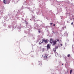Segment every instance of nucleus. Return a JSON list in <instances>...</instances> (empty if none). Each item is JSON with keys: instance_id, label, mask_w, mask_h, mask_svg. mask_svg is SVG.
<instances>
[{"instance_id": "4468645a", "label": "nucleus", "mask_w": 74, "mask_h": 74, "mask_svg": "<svg viewBox=\"0 0 74 74\" xmlns=\"http://www.w3.org/2000/svg\"><path fill=\"white\" fill-rule=\"evenodd\" d=\"M71 25H73V22L72 23H71Z\"/></svg>"}, {"instance_id": "a211bd4d", "label": "nucleus", "mask_w": 74, "mask_h": 74, "mask_svg": "<svg viewBox=\"0 0 74 74\" xmlns=\"http://www.w3.org/2000/svg\"><path fill=\"white\" fill-rule=\"evenodd\" d=\"M62 65H63V64H62Z\"/></svg>"}, {"instance_id": "39448f33", "label": "nucleus", "mask_w": 74, "mask_h": 74, "mask_svg": "<svg viewBox=\"0 0 74 74\" xmlns=\"http://www.w3.org/2000/svg\"><path fill=\"white\" fill-rule=\"evenodd\" d=\"M56 42H57V41H56V40H55L54 41H53V45H55V44H56Z\"/></svg>"}, {"instance_id": "423d86ee", "label": "nucleus", "mask_w": 74, "mask_h": 74, "mask_svg": "<svg viewBox=\"0 0 74 74\" xmlns=\"http://www.w3.org/2000/svg\"><path fill=\"white\" fill-rule=\"evenodd\" d=\"M53 42V39H50V42L52 44Z\"/></svg>"}, {"instance_id": "f257e3e1", "label": "nucleus", "mask_w": 74, "mask_h": 74, "mask_svg": "<svg viewBox=\"0 0 74 74\" xmlns=\"http://www.w3.org/2000/svg\"><path fill=\"white\" fill-rule=\"evenodd\" d=\"M48 56V54H47L46 53H45L44 56V58H45V59H48V58H49Z\"/></svg>"}, {"instance_id": "f03ea898", "label": "nucleus", "mask_w": 74, "mask_h": 74, "mask_svg": "<svg viewBox=\"0 0 74 74\" xmlns=\"http://www.w3.org/2000/svg\"><path fill=\"white\" fill-rule=\"evenodd\" d=\"M42 41H43V42H44L45 44H47V43H48V42L49 41V40L48 39H42Z\"/></svg>"}, {"instance_id": "9d476101", "label": "nucleus", "mask_w": 74, "mask_h": 74, "mask_svg": "<svg viewBox=\"0 0 74 74\" xmlns=\"http://www.w3.org/2000/svg\"><path fill=\"white\" fill-rule=\"evenodd\" d=\"M56 40L57 41H58V42H59V39H57Z\"/></svg>"}, {"instance_id": "6e6552de", "label": "nucleus", "mask_w": 74, "mask_h": 74, "mask_svg": "<svg viewBox=\"0 0 74 74\" xmlns=\"http://www.w3.org/2000/svg\"><path fill=\"white\" fill-rule=\"evenodd\" d=\"M42 43H43V41L41 43V41H40L39 44V45H40V44H42Z\"/></svg>"}, {"instance_id": "ddd939ff", "label": "nucleus", "mask_w": 74, "mask_h": 74, "mask_svg": "<svg viewBox=\"0 0 74 74\" xmlns=\"http://www.w3.org/2000/svg\"><path fill=\"white\" fill-rule=\"evenodd\" d=\"M60 45H61V46H63V44H61Z\"/></svg>"}, {"instance_id": "7ed1b4c3", "label": "nucleus", "mask_w": 74, "mask_h": 74, "mask_svg": "<svg viewBox=\"0 0 74 74\" xmlns=\"http://www.w3.org/2000/svg\"><path fill=\"white\" fill-rule=\"evenodd\" d=\"M57 48H58V47L57 46L56 47H55V50L54 51V52L55 53V56H57V55H58V53H56V49H57Z\"/></svg>"}, {"instance_id": "0eeeda50", "label": "nucleus", "mask_w": 74, "mask_h": 74, "mask_svg": "<svg viewBox=\"0 0 74 74\" xmlns=\"http://www.w3.org/2000/svg\"><path fill=\"white\" fill-rule=\"evenodd\" d=\"M3 3L4 4H6V2H7V0H3Z\"/></svg>"}, {"instance_id": "20e7f679", "label": "nucleus", "mask_w": 74, "mask_h": 74, "mask_svg": "<svg viewBox=\"0 0 74 74\" xmlns=\"http://www.w3.org/2000/svg\"><path fill=\"white\" fill-rule=\"evenodd\" d=\"M47 49H50V48H51V46L49 45V44H47Z\"/></svg>"}, {"instance_id": "dca6fc26", "label": "nucleus", "mask_w": 74, "mask_h": 74, "mask_svg": "<svg viewBox=\"0 0 74 74\" xmlns=\"http://www.w3.org/2000/svg\"><path fill=\"white\" fill-rule=\"evenodd\" d=\"M38 32L39 33H40V31H39Z\"/></svg>"}, {"instance_id": "9b49d317", "label": "nucleus", "mask_w": 74, "mask_h": 74, "mask_svg": "<svg viewBox=\"0 0 74 74\" xmlns=\"http://www.w3.org/2000/svg\"><path fill=\"white\" fill-rule=\"evenodd\" d=\"M67 56H68V57H70V55L68 54V55Z\"/></svg>"}, {"instance_id": "f8f14e48", "label": "nucleus", "mask_w": 74, "mask_h": 74, "mask_svg": "<svg viewBox=\"0 0 74 74\" xmlns=\"http://www.w3.org/2000/svg\"><path fill=\"white\" fill-rule=\"evenodd\" d=\"M42 51H45V48H43L42 49Z\"/></svg>"}, {"instance_id": "1a4fd4ad", "label": "nucleus", "mask_w": 74, "mask_h": 74, "mask_svg": "<svg viewBox=\"0 0 74 74\" xmlns=\"http://www.w3.org/2000/svg\"><path fill=\"white\" fill-rule=\"evenodd\" d=\"M72 73V70L71 69L70 70V74H71Z\"/></svg>"}, {"instance_id": "2eb2a0df", "label": "nucleus", "mask_w": 74, "mask_h": 74, "mask_svg": "<svg viewBox=\"0 0 74 74\" xmlns=\"http://www.w3.org/2000/svg\"><path fill=\"white\" fill-rule=\"evenodd\" d=\"M50 24L52 25L53 24V23H50Z\"/></svg>"}, {"instance_id": "f3484780", "label": "nucleus", "mask_w": 74, "mask_h": 74, "mask_svg": "<svg viewBox=\"0 0 74 74\" xmlns=\"http://www.w3.org/2000/svg\"><path fill=\"white\" fill-rule=\"evenodd\" d=\"M53 26H55V24H54L53 25Z\"/></svg>"}]
</instances>
